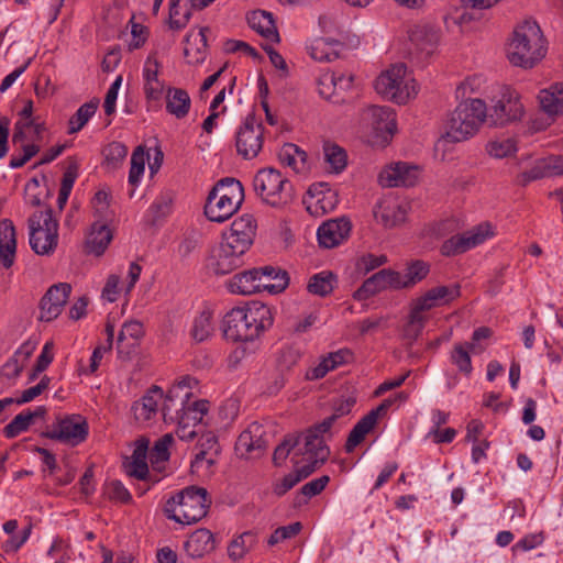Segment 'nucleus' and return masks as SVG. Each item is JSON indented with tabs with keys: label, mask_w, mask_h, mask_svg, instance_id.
Returning a JSON list of instances; mask_svg holds the SVG:
<instances>
[{
	"label": "nucleus",
	"mask_w": 563,
	"mask_h": 563,
	"mask_svg": "<svg viewBox=\"0 0 563 563\" xmlns=\"http://www.w3.org/2000/svg\"><path fill=\"white\" fill-rule=\"evenodd\" d=\"M256 534L252 531H245L233 539L228 547L229 558L239 561L256 544Z\"/></svg>",
	"instance_id": "44"
},
{
	"label": "nucleus",
	"mask_w": 563,
	"mask_h": 563,
	"mask_svg": "<svg viewBox=\"0 0 563 563\" xmlns=\"http://www.w3.org/2000/svg\"><path fill=\"white\" fill-rule=\"evenodd\" d=\"M351 230L352 223L349 218L330 219L317 231L319 245L324 249L335 247L349 238Z\"/></svg>",
	"instance_id": "18"
},
{
	"label": "nucleus",
	"mask_w": 563,
	"mask_h": 563,
	"mask_svg": "<svg viewBox=\"0 0 563 563\" xmlns=\"http://www.w3.org/2000/svg\"><path fill=\"white\" fill-rule=\"evenodd\" d=\"M487 152L495 158H504L517 152L516 141L514 139L495 140L488 143Z\"/></svg>",
	"instance_id": "57"
},
{
	"label": "nucleus",
	"mask_w": 563,
	"mask_h": 563,
	"mask_svg": "<svg viewBox=\"0 0 563 563\" xmlns=\"http://www.w3.org/2000/svg\"><path fill=\"white\" fill-rule=\"evenodd\" d=\"M547 54V41L536 21L526 20L512 33L507 57L514 66L529 69Z\"/></svg>",
	"instance_id": "2"
},
{
	"label": "nucleus",
	"mask_w": 563,
	"mask_h": 563,
	"mask_svg": "<svg viewBox=\"0 0 563 563\" xmlns=\"http://www.w3.org/2000/svg\"><path fill=\"white\" fill-rule=\"evenodd\" d=\"M89 434V426L80 415L57 417L56 421L41 432V437L64 444L76 446L82 443Z\"/></svg>",
	"instance_id": "8"
},
{
	"label": "nucleus",
	"mask_w": 563,
	"mask_h": 563,
	"mask_svg": "<svg viewBox=\"0 0 563 563\" xmlns=\"http://www.w3.org/2000/svg\"><path fill=\"white\" fill-rule=\"evenodd\" d=\"M31 424L30 416H26L25 412L22 411L3 428V434L7 439H13L20 433L29 430Z\"/></svg>",
	"instance_id": "60"
},
{
	"label": "nucleus",
	"mask_w": 563,
	"mask_h": 563,
	"mask_svg": "<svg viewBox=\"0 0 563 563\" xmlns=\"http://www.w3.org/2000/svg\"><path fill=\"white\" fill-rule=\"evenodd\" d=\"M419 176V168L408 163H396L388 170L379 175V181L384 187H412Z\"/></svg>",
	"instance_id": "22"
},
{
	"label": "nucleus",
	"mask_w": 563,
	"mask_h": 563,
	"mask_svg": "<svg viewBox=\"0 0 563 563\" xmlns=\"http://www.w3.org/2000/svg\"><path fill=\"white\" fill-rule=\"evenodd\" d=\"M134 445L132 456L126 457L123 462L126 475L144 482L158 483L162 477L157 473L150 472L146 463L150 440L145 437H140L135 440Z\"/></svg>",
	"instance_id": "14"
},
{
	"label": "nucleus",
	"mask_w": 563,
	"mask_h": 563,
	"mask_svg": "<svg viewBox=\"0 0 563 563\" xmlns=\"http://www.w3.org/2000/svg\"><path fill=\"white\" fill-rule=\"evenodd\" d=\"M197 385V379L185 376L168 390L166 396H168V400L176 401V411H181V408L190 402L189 400L192 396L191 389Z\"/></svg>",
	"instance_id": "37"
},
{
	"label": "nucleus",
	"mask_w": 563,
	"mask_h": 563,
	"mask_svg": "<svg viewBox=\"0 0 563 563\" xmlns=\"http://www.w3.org/2000/svg\"><path fill=\"white\" fill-rule=\"evenodd\" d=\"M386 289H402L399 272L390 268L380 269L363 282L361 287L354 291L353 298L355 300H366Z\"/></svg>",
	"instance_id": "13"
},
{
	"label": "nucleus",
	"mask_w": 563,
	"mask_h": 563,
	"mask_svg": "<svg viewBox=\"0 0 563 563\" xmlns=\"http://www.w3.org/2000/svg\"><path fill=\"white\" fill-rule=\"evenodd\" d=\"M144 335L143 324L140 321L131 320L123 324L119 332L117 340V351L126 356L129 352H125V340L130 338L132 341H137Z\"/></svg>",
	"instance_id": "47"
},
{
	"label": "nucleus",
	"mask_w": 563,
	"mask_h": 563,
	"mask_svg": "<svg viewBox=\"0 0 563 563\" xmlns=\"http://www.w3.org/2000/svg\"><path fill=\"white\" fill-rule=\"evenodd\" d=\"M426 321L427 318L422 312L417 311V309L411 306L408 322L404 327V338L407 339L410 344L421 334Z\"/></svg>",
	"instance_id": "51"
},
{
	"label": "nucleus",
	"mask_w": 563,
	"mask_h": 563,
	"mask_svg": "<svg viewBox=\"0 0 563 563\" xmlns=\"http://www.w3.org/2000/svg\"><path fill=\"white\" fill-rule=\"evenodd\" d=\"M461 296V286L452 284L449 286H437L429 289L424 295L412 301L417 311L424 312L432 308L449 305Z\"/></svg>",
	"instance_id": "19"
},
{
	"label": "nucleus",
	"mask_w": 563,
	"mask_h": 563,
	"mask_svg": "<svg viewBox=\"0 0 563 563\" xmlns=\"http://www.w3.org/2000/svg\"><path fill=\"white\" fill-rule=\"evenodd\" d=\"M42 122L43 121H40L38 118L35 117H29V119L19 117V120L14 123L12 143H24L29 139L27 130H34L36 124H41Z\"/></svg>",
	"instance_id": "56"
},
{
	"label": "nucleus",
	"mask_w": 563,
	"mask_h": 563,
	"mask_svg": "<svg viewBox=\"0 0 563 563\" xmlns=\"http://www.w3.org/2000/svg\"><path fill=\"white\" fill-rule=\"evenodd\" d=\"M104 165L112 170L119 168L128 155V147L121 142H111L103 150Z\"/></svg>",
	"instance_id": "50"
},
{
	"label": "nucleus",
	"mask_w": 563,
	"mask_h": 563,
	"mask_svg": "<svg viewBox=\"0 0 563 563\" xmlns=\"http://www.w3.org/2000/svg\"><path fill=\"white\" fill-rule=\"evenodd\" d=\"M493 235L488 223L479 224L474 230L455 234L445 240L441 245V254L455 256L465 253L472 247L482 244L488 236Z\"/></svg>",
	"instance_id": "12"
},
{
	"label": "nucleus",
	"mask_w": 563,
	"mask_h": 563,
	"mask_svg": "<svg viewBox=\"0 0 563 563\" xmlns=\"http://www.w3.org/2000/svg\"><path fill=\"white\" fill-rule=\"evenodd\" d=\"M549 177L547 174V169L543 163V159H539L536 162L533 167L529 170L522 172L517 176V184L525 187L529 183L547 178Z\"/></svg>",
	"instance_id": "63"
},
{
	"label": "nucleus",
	"mask_w": 563,
	"mask_h": 563,
	"mask_svg": "<svg viewBox=\"0 0 563 563\" xmlns=\"http://www.w3.org/2000/svg\"><path fill=\"white\" fill-rule=\"evenodd\" d=\"M241 206H234V202L221 196L208 194L205 205V214L212 222L222 223L230 219Z\"/></svg>",
	"instance_id": "31"
},
{
	"label": "nucleus",
	"mask_w": 563,
	"mask_h": 563,
	"mask_svg": "<svg viewBox=\"0 0 563 563\" xmlns=\"http://www.w3.org/2000/svg\"><path fill=\"white\" fill-rule=\"evenodd\" d=\"M209 411V401L201 399L194 402H189L188 405L181 408V411H176L175 417H170V421H179L180 418H185L186 421H190V426L196 427L199 424L203 416Z\"/></svg>",
	"instance_id": "40"
},
{
	"label": "nucleus",
	"mask_w": 563,
	"mask_h": 563,
	"mask_svg": "<svg viewBox=\"0 0 563 563\" xmlns=\"http://www.w3.org/2000/svg\"><path fill=\"white\" fill-rule=\"evenodd\" d=\"M211 505L210 495H172L166 501V516L181 525H191L201 520Z\"/></svg>",
	"instance_id": "6"
},
{
	"label": "nucleus",
	"mask_w": 563,
	"mask_h": 563,
	"mask_svg": "<svg viewBox=\"0 0 563 563\" xmlns=\"http://www.w3.org/2000/svg\"><path fill=\"white\" fill-rule=\"evenodd\" d=\"M173 442V435L167 433L159 438L150 451V472L157 473L161 476V471L165 462L169 459L168 446Z\"/></svg>",
	"instance_id": "39"
},
{
	"label": "nucleus",
	"mask_w": 563,
	"mask_h": 563,
	"mask_svg": "<svg viewBox=\"0 0 563 563\" xmlns=\"http://www.w3.org/2000/svg\"><path fill=\"white\" fill-rule=\"evenodd\" d=\"M29 242L37 255L54 253L58 244V221L53 217V210L36 211L27 219Z\"/></svg>",
	"instance_id": "5"
},
{
	"label": "nucleus",
	"mask_w": 563,
	"mask_h": 563,
	"mask_svg": "<svg viewBox=\"0 0 563 563\" xmlns=\"http://www.w3.org/2000/svg\"><path fill=\"white\" fill-rule=\"evenodd\" d=\"M245 250L236 249L235 245L222 240L220 245L212 250L208 267L216 275H227L243 265L242 256Z\"/></svg>",
	"instance_id": "15"
},
{
	"label": "nucleus",
	"mask_w": 563,
	"mask_h": 563,
	"mask_svg": "<svg viewBox=\"0 0 563 563\" xmlns=\"http://www.w3.org/2000/svg\"><path fill=\"white\" fill-rule=\"evenodd\" d=\"M430 272V266L428 263L416 260L411 262L408 267L405 276L401 275V287L410 288L424 279Z\"/></svg>",
	"instance_id": "48"
},
{
	"label": "nucleus",
	"mask_w": 563,
	"mask_h": 563,
	"mask_svg": "<svg viewBox=\"0 0 563 563\" xmlns=\"http://www.w3.org/2000/svg\"><path fill=\"white\" fill-rule=\"evenodd\" d=\"M300 439L301 435L296 433H288L284 437L274 450L273 463L275 466H280L286 461L291 450L299 445Z\"/></svg>",
	"instance_id": "52"
},
{
	"label": "nucleus",
	"mask_w": 563,
	"mask_h": 563,
	"mask_svg": "<svg viewBox=\"0 0 563 563\" xmlns=\"http://www.w3.org/2000/svg\"><path fill=\"white\" fill-rule=\"evenodd\" d=\"M161 63L156 58V52L148 55L144 67V92L148 100H159L163 96L164 84L158 79Z\"/></svg>",
	"instance_id": "30"
},
{
	"label": "nucleus",
	"mask_w": 563,
	"mask_h": 563,
	"mask_svg": "<svg viewBox=\"0 0 563 563\" xmlns=\"http://www.w3.org/2000/svg\"><path fill=\"white\" fill-rule=\"evenodd\" d=\"M522 113L523 107L517 98L505 99L504 97L496 102L489 113L486 112V118L490 125L498 126L519 120Z\"/></svg>",
	"instance_id": "23"
},
{
	"label": "nucleus",
	"mask_w": 563,
	"mask_h": 563,
	"mask_svg": "<svg viewBox=\"0 0 563 563\" xmlns=\"http://www.w3.org/2000/svg\"><path fill=\"white\" fill-rule=\"evenodd\" d=\"M409 40L426 56H430L440 40L439 30L430 24H416L409 32Z\"/></svg>",
	"instance_id": "25"
},
{
	"label": "nucleus",
	"mask_w": 563,
	"mask_h": 563,
	"mask_svg": "<svg viewBox=\"0 0 563 563\" xmlns=\"http://www.w3.org/2000/svg\"><path fill=\"white\" fill-rule=\"evenodd\" d=\"M486 119V104L481 99L461 102L446 121L444 137L449 142H462L473 136Z\"/></svg>",
	"instance_id": "3"
},
{
	"label": "nucleus",
	"mask_w": 563,
	"mask_h": 563,
	"mask_svg": "<svg viewBox=\"0 0 563 563\" xmlns=\"http://www.w3.org/2000/svg\"><path fill=\"white\" fill-rule=\"evenodd\" d=\"M112 232L107 223L97 219L90 227L87 234L85 249L87 253L100 256L104 253L108 245L112 241Z\"/></svg>",
	"instance_id": "26"
},
{
	"label": "nucleus",
	"mask_w": 563,
	"mask_h": 563,
	"mask_svg": "<svg viewBox=\"0 0 563 563\" xmlns=\"http://www.w3.org/2000/svg\"><path fill=\"white\" fill-rule=\"evenodd\" d=\"M256 232V223L251 214H243L235 219L229 233L223 234V240L235 245L236 249L247 251L253 244Z\"/></svg>",
	"instance_id": "20"
},
{
	"label": "nucleus",
	"mask_w": 563,
	"mask_h": 563,
	"mask_svg": "<svg viewBox=\"0 0 563 563\" xmlns=\"http://www.w3.org/2000/svg\"><path fill=\"white\" fill-rule=\"evenodd\" d=\"M191 100L181 88L169 87L166 91V111L177 119H184L190 110Z\"/></svg>",
	"instance_id": "34"
},
{
	"label": "nucleus",
	"mask_w": 563,
	"mask_h": 563,
	"mask_svg": "<svg viewBox=\"0 0 563 563\" xmlns=\"http://www.w3.org/2000/svg\"><path fill=\"white\" fill-rule=\"evenodd\" d=\"M297 154H303V150L296 144L286 143L278 153V159L282 164L291 167L298 173L301 168L298 167Z\"/></svg>",
	"instance_id": "61"
},
{
	"label": "nucleus",
	"mask_w": 563,
	"mask_h": 563,
	"mask_svg": "<svg viewBox=\"0 0 563 563\" xmlns=\"http://www.w3.org/2000/svg\"><path fill=\"white\" fill-rule=\"evenodd\" d=\"M163 389L153 385L140 400L132 405L131 410L135 420H150L157 412L158 400L163 399Z\"/></svg>",
	"instance_id": "32"
},
{
	"label": "nucleus",
	"mask_w": 563,
	"mask_h": 563,
	"mask_svg": "<svg viewBox=\"0 0 563 563\" xmlns=\"http://www.w3.org/2000/svg\"><path fill=\"white\" fill-rule=\"evenodd\" d=\"M407 205L394 200L379 202L374 209L375 220L387 229L395 228L406 221Z\"/></svg>",
	"instance_id": "24"
},
{
	"label": "nucleus",
	"mask_w": 563,
	"mask_h": 563,
	"mask_svg": "<svg viewBox=\"0 0 563 563\" xmlns=\"http://www.w3.org/2000/svg\"><path fill=\"white\" fill-rule=\"evenodd\" d=\"M375 427L374 418L372 416H364L351 430L347 440L345 442V451L351 453L354 449L361 444L366 434Z\"/></svg>",
	"instance_id": "45"
},
{
	"label": "nucleus",
	"mask_w": 563,
	"mask_h": 563,
	"mask_svg": "<svg viewBox=\"0 0 563 563\" xmlns=\"http://www.w3.org/2000/svg\"><path fill=\"white\" fill-rule=\"evenodd\" d=\"M262 123H257L254 114H249L242 126L236 132V152L244 159L255 158L263 147Z\"/></svg>",
	"instance_id": "11"
},
{
	"label": "nucleus",
	"mask_w": 563,
	"mask_h": 563,
	"mask_svg": "<svg viewBox=\"0 0 563 563\" xmlns=\"http://www.w3.org/2000/svg\"><path fill=\"white\" fill-rule=\"evenodd\" d=\"M294 461V470L291 473L285 475L280 482H277L275 485V493H287L296 484L308 477L314 471L310 467L306 466L298 460V453H295L292 456Z\"/></svg>",
	"instance_id": "38"
},
{
	"label": "nucleus",
	"mask_w": 563,
	"mask_h": 563,
	"mask_svg": "<svg viewBox=\"0 0 563 563\" xmlns=\"http://www.w3.org/2000/svg\"><path fill=\"white\" fill-rule=\"evenodd\" d=\"M329 432L330 430H323L319 427V423H316L309 427L303 433H299L303 437V446L297 452L298 456L301 455V459L298 460L312 471L319 468L330 454L329 448L323 441L324 434Z\"/></svg>",
	"instance_id": "9"
},
{
	"label": "nucleus",
	"mask_w": 563,
	"mask_h": 563,
	"mask_svg": "<svg viewBox=\"0 0 563 563\" xmlns=\"http://www.w3.org/2000/svg\"><path fill=\"white\" fill-rule=\"evenodd\" d=\"M212 312L203 310L195 320L191 336L196 342L207 340L213 332Z\"/></svg>",
	"instance_id": "49"
},
{
	"label": "nucleus",
	"mask_w": 563,
	"mask_h": 563,
	"mask_svg": "<svg viewBox=\"0 0 563 563\" xmlns=\"http://www.w3.org/2000/svg\"><path fill=\"white\" fill-rule=\"evenodd\" d=\"M470 351L471 349L467 347L466 344H456L451 352L452 363L456 365L459 371L465 376H470L473 371Z\"/></svg>",
	"instance_id": "54"
},
{
	"label": "nucleus",
	"mask_w": 563,
	"mask_h": 563,
	"mask_svg": "<svg viewBox=\"0 0 563 563\" xmlns=\"http://www.w3.org/2000/svg\"><path fill=\"white\" fill-rule=\"evenodd\" d=\"M407 66L402 63L395 64L383 71L375 80L376 91L385 98L398 103H406L412 96L417 95L415 80L410 86L406 79Z\"/></svg>",
	"instance_id": "7"
},
{
	"label": "nucleus",
	"mask_w": 563,
	"mask_h": 563,
	"mask_svg": "<svg viewBox=\"0 0 563 563\" xmlns=\"http://www.w3.org/2000/svg\"><path fill=\"white\" fill-rule=\"evenodd\" d=\"M145 167V152L143 146H137L131 156V167L129 173V183L132 186H136L140 181L141 176L144 173Z\"/></svg>",
	"instance_id": "55"
},
{
	"label": "nucleus",
	"mask_w": 563,
	"mask_h": 563,
	"mask_svg": "<svg viewBox=\"0 0 563 563\" xmlns=\"http://www.w3.org/2000/svg\"><path fill=\"white\" fill-rule=\"evenodd\" d=\"M208 27L200 29L198 35L195 37V41L199 40L201 46H198L195 52L190 48L185 47L184 55L188 58V63L191 65H198L205 62L206 59V51H207V36L206 32Z\"/></svg>",
	"instance_id": "59"
},
{
	"label": "nucleus",
	"mask_w": 563,
	"mask_h": 563,
	"mask_svg": "<svg viewBox=\"0 0 563 563\" xmlns=\"http://www.w3.org/2000/svg\"><path fill=\"white\" fill-rule=\"evenodd\" d=\"M352 81V75L345 77L343 74L327 73L319 78V93L325 99H330L335 90L349 89Z\"/></svg>",
	"instance_id": "36"
},
{
	"label": "nucleus",
	"mask_w": 563,
	"mask_h": 563,
	"mask_svg": "<svg viewBox=\"0 0 563 563\" xmlns=\"http://www.w3.org/2000/svg\"><path fill=\"white\" fill-rule=\"evenodd\" d=\"M253 187L261 200L273 208H284L295 199L292 184L273 167L260 169L253 178Z\"/></svg>",
	"instance_id": "4"
},
{
	"label": "nucleus",
	"mask_w": 563,
	"mask_h": 563,
	"mask_svg": "<svg viewBox=\"0 0 563 563\" xmlns=\"http://www.w3.org/2000/svg\"><path fill=\"white\" fill-rule=\"evenodd\" d=\"M184 548L188 556L200 559L216 549L214 536L208 529H197L189 536Z\"/></svg>",
	"instance_id": "27"
},
{
	"label": "nucleus",
	"mask_w": 563,
	"mask_h": 563,
	"mask_svg": "<svg viewBox=\"0 0 563 563\" xmlns=\"http://www.w3.org/2000/svg\"><path fill=\"white\" fill-rule=\"evenodd\" d=\"M16 233L10 219L0 221V260L5 268H10L15 258Z\"/></svg>",
	"instance_id": "28"
},
{
	"label": "nucleus",
	"mask_w": 563,
	"mask_h": 563,
	"mask_svg": "<svg viewBox=\"0 0 563 563\" xmlns=\"http://www.w3.org/2000/svg\"><path fill=\"white\" fill-rule=\"evenodd\" d=\"M71 286L68 283H58L48 288L41 299V321H52L56 319L67 303Z\"/></svg>",
	"instance_id": "16"
},
{
	"label": "nucleus",
	"mask_w": 563,
	"mask_h": 563,
	"mask_svg": "<svg viewBox=\"0 0 563 563\" xmlns=\"http://www.w3.org/2000/svg\"><path fill=\"white\" fill-rule=\"evenodd\" d=\"M268 442L264 439L263 426L254 422L243 431L236 442L235 451L241 456L254 453V456H261L267 449Z\"/></svg>",
	"instance_id": "21"
},
{
	"label": "nucleus",
	"mask_w": 563,
	"mask_h": 563,
	"mask_svg": "<svg viewBox=\"0 0 563 563\" xmlns=\"http://www.w3.org/2000/svg\"><path fill=\"white\" fill-rule=\"evenodd\" d=\"M336 276L331 272H321L310 277L307 290L320 297L330 295L334 289Z\"/></svg>",
	"instance_id": "42"
},
{
	"label": "nucleus",
	"mask_w": 563,
	"mask_h": 563,
	"mask_svg": "<svg viewBox=\"0 0 563 563\" xmlns=\"http://www.w3.org/2000/svg\"><path fill=\"white\" fill-rule=\"evenodd\" d=\"M247 23L263 37L275 43L280 41L272 13L262 10L253 11L247 15Z\"/></svg>",
	"instance_id": "33"
},
{
	"label": "nucleus",
	"mask_w": 563,
	"mask_h": 563,
	"mask_svg": "<svg viewBox=\"0 0 563 563\" xmlns=\"http://www.w3.org/2000/svg\"><path fill=\"white\" fill-rule=\"evenodd\" d=\"M365 115L376 136L383 142H389L397 129L394 110L385 106H371Z\"/></svg>",
	"instance_id": "17"
},
{
	"label": "nucleus",
	"mask_w": 563,
	"mask_h": 563,
	"mask_svg": "<svg viewBox=\"0 0 563 563\" xmlns=\"http://www.w3.org/2000/svg\"><path fill=\"white\" fill-rule=\"evenodd\" d=\"M324 159L330 165L333 173L339 174L347 165V154L345 150L335 143L329 141L323 144Z\"/></svg>",
	"instance_id": "46"
},
{
	"label": "nucleus",
	"mask_w": 563,
	"mask_h": 563,
	"mask_svg": "<svg viewBox=\"0 0 563 563\" xmlns=\"http://www.w3.org/2000/svg\"><path fill=\"white\" fill-rule=\"evenodd\" d=\"M538 100L542 111L554 120L563 115V82L552 84L549 88L540 90Z\"/></svg>",
	"instance_id": "29"
},
{
	"label": "nucleus",
	"mask_w": 563,
	"mask_h": 563,
	"mask_svg": "<svg viewBox=\"0 0 563 563\" xmlns=\"http://www.w3.org/2000/svg\"><path fill=\"white\" fill-rule=\"evenodd\" d=\"M302 529V525L297 521L288 526L278 527L268 538V545L273 547L284 540L296 537Z\"/></svg>",
	"instance_id": "62"
},
{
	"label": "nucleus",
	"mask_w": 563,
	"mask_h": 563,
	"mask_svg": "<svg viewBox=\"0 0 563 563\" xmlns=\"http://www.w3.org/2000/svg\"><path fill=\"white\" fill-rule=\"evenodd\" d=\"M180 15V0H170L169 2V16H168V25L172 30H181L184 29L189 19L191 16V12L189 9H186Z\"/></svg>",
	"instance_id": "58"
},
{
	"label": "nucleus",
	"mask_w": 563,
	"mask_h": 563,
	"mask_svg": "<svg viewBox=\"0 0 563 563\" xmlns=\"http://www.w3.org/2000/svg\"><path fill=\"white\" fill-rule=\"evenodd\" d=\"M274 322L271 308L261 301H251L245 307L231 309L223 318L222 331L232 342H253Z\"/></svg>",
	"instance_id": "1"
},
{
	"label": "nucleus",
	"mask_w": 563,
	"mask_h": 563,
	"mask_svg": "<svg viewBox=\"0 0 563 563\" xmlns=\"http://www.w3.org/2000/svg\"><path fill=\"white\" fill-rule=\"evenodd\" d=\"M99 107V99L93 98L90 101L84 103L79 107V109L76 111L74 115L69 119V128H68V134H74L79 132L86 123L89 121V119L96 113L97 109Z\"/></svg>",
	"instance_id": "43"
},
{
	"label": "nucleus",
	"mask_w": 563,
	"mask_h": 563,
	"mask_svg": "<svg viewBox=\"0 0 563 563\" xmlns=\"http://www.w3.org/2000/svg\"><path fill=\"white\" fill-rule=\"evenodd\" d=\"M257 268H252L249 271H244L242 273L235 274L228 282V289L232 294L239 295H252L255 292H260L263 290L268 291L269 294H279L284 291L287 287V282L284 277L277 278L278 282L274 284H261V278L257 276Z\"/></svg>",
	"instance_id": "10"
},
{
	"label": "nucleus",
	"mask_w": 563,
	"mask_h": 563,
	"mask_svg": "<svg viewBox=\"0 0 563 563\" xmlns=\"http://www.w3.org/2000/svg\"><path fill=\"white\" fill-rule=\"evenodd\" d=\"M212 196H221L234 202V206H241L244 200V188L241 181L235 178L225 177L220 179L209 191Z\"/></svg>",
	"instance_id": "35"
},
{
	"label": "nucleus",
	"mask_w": 563,
	"mask_h": 563,
	"mask_svg": "<svg viewBox=\"0 0 563 563\" xmlns=\"http://www.w3.org/2000/svg\"><path fill=\"white\" fill-rule=\"evenodd\" d=\"M341 46V43L332 38H318L310 46V56L318 62H332L339 57V52L335 47Z\"/></svg>",
	"instance_id": "41"
},
{
	"label": "nucleus",
	"mask_w": 563,
	"mask_h": 563,
	"mask_svg": "<svg viewBox=\"0 0 563 563\" xmlns=\"http://www.w3.org/2000/svg\"><path fill=\"white\" fill-rule=\"evenodd\" d=\"M355 402L356 400L353 397H349L335 402L333 406V413L319 422V427H321L323 430H331L338 419L351 412Z\"/></svg>",
	"instance_id": "53"
},
{
	"label": "nucleus",
	"mask_w": 563,
	"mask_h": 563,
	"mask_svg": "<svg viewBox=\"0 0 563 563\" xmlns=\"http://www.w3.org/2000/svg\"><path fill=\"white\" fill-rule=\"evenodd\" d=\"M173 197L166 192L161 195L151 206L150 211L153 214V221H157L168 216L172 211Z\"/></svg>",
	"instance_id": "64"
}]
</instances>
